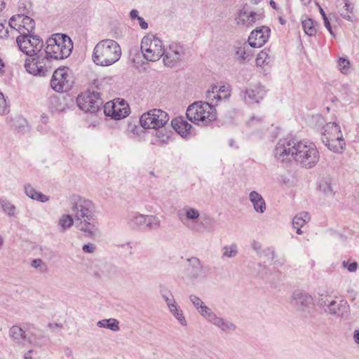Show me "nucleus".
<instances>
[{
  "mask_svg": "<svg viewBox=\"0 0 359 359\" xmlns=\"http://www.w3.org/2000/svg\"><path fill=\"white\" fill-rule=\"evenodd\" d=\"M249 200L252 203L255 212L263 213L266 210L265 201L257 191H251L249 194Z\"/></svg>",
  "mask_w": 359,
  "mask_h": 359,
  "instance_id": "nucleus-27",
  "label": "nucleus"
},
{
  "mask_svg": "<svg viewBox=\"0 0 359 359\" xmlns=\"http://www.w3.org/2000/svg\"><path fill=\"white\" fill-rule=\"evenodd\" d=\"M187 118L198 126H206L216 120L217 112L208 102L196 101L190 104L186 111Z\"/></svg>",
  "mask_w": 359,
  "mask_h": 359,
  "instance_id": "nucleus-4",
  "label": "nucleus"
},
{
  "mask_svg": "<svg viewBox=\"0 0 359 359\" xmlns=\"http://www.w3.org/2000/svg\"><path fill=\"white\" fill-rule=\"evenodd\" d=\"M344 268L346 269H356L358 264L355 262H351L350 260L344 261L342 263Z\"/></svg>",
  "mask_w": 359,
  "mask_h": 359,
  "instance_id": "nucleus-51",
  "label": "nucleus"
},
{
  "mask_svg": "<svg viewBox=\"0 0 359 359\" xmlns=\"http://www.w3.org/2000/svg\"><path fill=\"white\" fill-rule=\"evenodd\" d=\"M183 48L178 43H171L168 48H164L163 62L168 67H173L181 59Z\"/></svg>",
  "mask_w": 359,
  "mask_h": 359,
  "instance_id": "nucleus-18",
  "label": "nucleus"
},
{
  "mask_svg": "<svg viewBox=\"0 0 359 359\" xmlns=\"http://www.w3.org/2000/svg\"><path fill=\"white\" fill-rule=\"evenodd\" d=\"M170 131H167L165 129L156 130L152 144L158 146L168 144L170 138Z\"/></svg>",
  "mask_w": 359,
  "mask_h": 359,
  "instance_id": "nucleus-31",
  "label": "nucleus"
},
{
  "mask_svg": "<svg viewBox=\"0 0 359 359\" xmlns=\"http://www.w3.org/2000/svg\"><path fill=\"white\" fill-rule=\"evenodd\" d=\"M187 262L189 263V266L193 269H198L201 267V262L197 257H191L187 259Z\"/></svg>",
  "mask_w": 359,
  "mask_h": 359,
  "instance_id": "nucleus-50",
  "label": "nucleus"
},
{
  "mask_svg": "<svg viewBox=\"0 0 359 359\" xmlns=\"http://www.w3.org/2000/svg\"><path fill=\"white\" fill-rule=\"evenodd\" d=\"M76 102L81 110L90 114L97 112L103 104L100 93L91 90L81 93L77 97Z\"/></svg>",
  "mask_w": 359,
  "mask_h": 359,
  "instance_id": "nucleus-8",
  "label": "nucleus"
},
{
  "mask_svg": "<svg viewBox=\"0 0 359 359\" xmlns=\"http://www.w3.org/2000/svg\"><path fill=\"white\" fill-rule=\"evenodd\" d=\"M324 20V24H325V27L327 28V29L329 31V32L330 33V34L332 36H335L334 34L333 33L332 30V27H331V25L327 19L325 18V19H323Z\"/></svg>",
  "mask_w": 359,
  "mask_h": 359,
  "instance_id": "nucleus-55",
  "label": "nucleus"
},
{
  "mask_svg": "<svg viewBox=\"0 0 359 359\" xmlns=\"http://www.w3.org/2000/svg\"><path fill=\"white\" fill-rule=\"evenodd\" d=\"M78 228L89 237L95 236L99 230V224L95 215L86 219L79 220Z\"/></svg>",
  "mask_w": 359,
  "mask_h": 359,
  "instance_id": "nucleus-20",
  "label": "nucleus"
},
{
  "mask_svg": "<svg viewBox=\"0 0 359 359\" xmlns=\"http://www.w3.org/2000/svg\"><path fill=\"white\" fill-rule=\"evenodd\" d=\"M82 250L86 253H93L95 250V245L93 243L86 244L83 246Z\"/></svg>",
  "mask_w": 359,
  "mask_h": 359,
  "instance_id": "nucleus-52",
  "label": "nucleus"
},
{
  "mask_svg": "<svg viewBox=\"0 0 359 359\" xmlns=\"http://www.w3.org/2000/svg\"><path fill=\"white\" fill-rule=\"evenodd\" d=\"M9 26L20 35L31 34L35 27L34 20L28 15H15L9 21Z\"/></svg>",
  "mask_w": 359,
  "mask_h": 359,
  "instance_id": "nucleus-13",
  "label": "nucleus"
},
{
  "mask_svg": "<svg viewBox=\"0 0 359 359\" xmlns=\"http://www.w3.org/2000/svg\"><path fill=\"white\" fill-rule=\"evenodd\" d=\"M141 51L147 60L157 61L163 55V41L154 35H146L141 41Z\"/></svg>",
  "mask_w": 359,
  "mask_h": 359,
  "instance_id": "nucleus-5",
  "label": "nucleus"
},
{
  "mask_svg": "<svg viewBox=\"0 0 359 359\" xmlns=\"http://www.w3.org/2000/svg\"><path fill=\"white\" fill-rule=\"evenodd\" d=\"M25 192L26 195L33 200H36L42 203L47 202L49 197L43 194L41 192L36 191L32 186L26 185L25 187Z\"/></svg>",
  "mask_w": 359,
  "mask_h": 359,
  "instance_id": "nucleus-32",
  "label": "nucleus"
},
{
  "mask_svg": "<svg viewBox=\"0 0 359 359\" xmlns=\"http://www.w3.org/2000/svg\"><path fill=\"white\" fill-rule=\"evenodd\" d=\"M339 68L341 73H348L350 68V62L344 57H340L338 61Z\"/></svg>",
  "mask_w": 359,
  "mask_h": 359,
  "instance_id": "nucleus-47",
  "label": "nucleus"
},
{
  "mask_svg": "<svg viewBox=\"0 0 359 359\" xmlns=\"http://www.w3.org/2000/svg\"><path fill=\"white\" fill-rule=\"evenodd\" d=\"M311 217L307 212H301L294 217L292 219V226L297 229V234H302L303 232L301 230L302 227L308 223Z\"/></svg>",
  "mask_w": 359,
  "mask_h": 359,
  "instance_id": "nucleus-28",
  "label": "nucleus"
},
{
  "mask_svg": "<svg viewBox=\"0 0 359 359\" xmlns=\"http://www.w3.org/2000/svg\"><path fill=\"white\" fill-rule=\"evenodd\" d=\"M121 56L119 44L113 39H103L94 47L92 60L97 66L109 67L117 61Z\"/></svg>",
  "mask_w": 359,
  "mask_h": 359,
  "instance_id": "nucleus-3",
  "label": "nucleus"
},
{
  "mask_svg": "<svg viewBox=\"0 0 359 359\" xmlns=\"http://www.w3.org/2000/svg\"><path fill=\"white\" fill-rule=\"evenodd\" d=\"M161 221L159 218L153 215H145L144 228L148 229H155L160 226Z\"/></svg>",
  "mask_w": 359,
  "mask_h": 359,
  "instance_id": "nucleus-39",
  "label": "nucleus"
},
{
  "mask_svg": "<svg viewBox=\"0 0 359 359\" xmlns=\"http://www.w3.org/2000/svg\"><path fill=\"white\" fill-rule=\"evenodd\" d=\"M32 351L30 350L27 353H26L24 355V358L25 359H32V356H31V353H32Z\"/></svg>",
  "mask_w": 359,
  "mask_h": 359,
  "instance_id": "nucleus-60",
  "label": "nucleus"
},
{
  "mask_svg": "<svg viewBox=\"0 0 359 359\" xmlns=\"http://www.w3.org/2000/svg\"><path fill=\"white\" fill-rule=\"evenodd\" d=\"M341 5H343V8L340 11L341 15L345 19L351 20L353 9L352 4L345 0H341Z\"/></svg>",
  "mask_w": 359,
  "mask_h": 359,
  "instance_id": "nucleus-42",
  "label": "nucleus"
},
{
  "mask_svg": "<svg viewBox=\"0 0 359 359\" xmlns=\"http://www.w3.org/2000/svg\"><path fill=\"white\" fill-rule=\"evenodd\" d=\"M319 304L325 313L338 317L341 320L350 319V306L346 301L327 297L325 299L322 298Z\"/></svg>",
  "mask_w": 359,
  "mask_h": 359,
  "instance_id": "nucleus-6",
  "label": "nucleus"
},
{
  "mask_svg": "<svg viewBox=\"0 0 359 359\" xmlns=\"http://www.w3.org/2000/svg\"><path fill=\"white\" fill-rule=\"evenodd\" d=\"M97 326L109 329L113 332L120 330L119 322L115 318L103 319L97 322Z\"/></svg>",
  "mask_w": 359,
  "mask_h": 359,
  "instance_id": "nucleus-34",
  "label": "nucleus"
},
{
  "mask_svg": "<svg viewBox=\"0 0 359 359\" xmlns=\"http://www.w3.org/2000/svg\"><path fill=\"white\" fill-rule=\"evenodd\" d=\"M271 29L262 26L252 31L248 37V43L252 48H260L266 43L270 36Z\"/></svg>",
  "mask_w": 359,
  "mask_h": 359,
  "instance_id": "nucleus-17",
  "label": "nucleus"
},
{
  "mask_svg": "<svg viewBox=\"0 0 359 359\" xmlns=\"http://www.w3.org/2000/svg\"><path fill=\"white\" fill-rule=\"evenodd\" d=\"M18 15H28L32 10L31 0H19L18 3Z\"/></svg>",
  "mask_w": 359,
  "mask_h": 359,
  "instance_id": "nucleus-40",
  "label": "nucleus"
},
{
  "mask_svg": "<svg viewBox=\"0 0 359 359\" xmlns=\"http://www.w3.org/2000/svg\"><path fill=\"white\" fill-rule=\"evenodd\" d=\"M72 83V71L67 67H60L55 69L50 80V86L53 90L62 93L70 89Z\"/></svg>",
  "mask_w": 359,
  "mask_h": 359,
  "instance_id": "nucleus-10",
  "label": "nucleus"
},
{
  "mask_svg": "<svg viewBox=\"0 0 359 359\" xmlns=\"http://www.w3.org/2000/svg\"><path fill=\"white\" fill-rule=\"evenodd\" d=\"M128 105L124 100L108 102L104 106V112L105 115L111 116L112 118L116 120L125 118L128 114Z\"/></svg>",
  "mask_w": 359,
  "mask_h": 359,
  "instance_id": "nucleus-15",
  "label": "nucleus"
},
{
  "mask_svg": "<svg viewBox=\"0 0 359 359\" xmlns=\"http://www.w3.org/2000/svg\"><path fill=\"white\" fill-rule=\"evenodd\" d=\"M252 249L255 251L259 255H264L267 257L268 260L271 262L275 258V250L273 248L269 247L262 249V244L257 241H253L250 245Z\"/></svg>",
  "mask_w": 359,
  "mask_h": 359,
  "instance_id": "nucleus-29",
  "label": "nucleus"
},
{
  "mask_svg": "<svg viewBox=\"0 0 359 359\" xmlns=\"http://www.w3.org/2000/svg\"><path fill=\"white\" fill-rule=\"evenodd\" d=\"M353 339L355 344L359 346V329L354 330L353 333Z\"/></svg>",
  "mask_w": 359,
  "mask_h": 359,
  "instance_id": "nucleus-56",
  "label": "nucleus"
},
{
  "mask_svg": "<svg viewBox=\"0 0 359 359\" xmlns=\"http://www.w3.org/2000/svg\"><path fill=\"white\" fill-rule=\"evenodd\" d=\"M260 123L259 118H252V119H250L249 121L248 125L250 126V127H254L257 125V123Z\"/></svg>",
  "mask_w": 359,
  "mask_h": 359,
  "instance_id": "nucleus-59",
  "label": "nucleus"
},
{
  "mask_svg": "<svg viewBox=\"0 0 359 359\" xmlns=\"http://www.w3.org/2000/svg\"><path fill=\"white\" fill-rule=\"evenodd\" d=\"M318 191L325 196L332 197L334 194L331 180L328 178L321 179L318 184Z\"/></svg>",
  "mask_w": 359,
  "mask_h": 359,
  "instance_id": "nucleus-30",
  "label": "nucleus"
},
{
  "mask_svg": "<svg viewBox=\"0 0 359 359\" xmlns=\"http://www.w3.org/2000/svg\"><path fill=\"white\" fill-rule=\"evenodd\" d=\"M290 302L297 311L306 313L313 304V298L308 292L297 290L292 292Z\"/></svg>",
  "mask_w": 359,
  "mask_h": 359,
  "instance_id": "nucleus-14",
  "label": "nucleus"
},
{
  "mask_svg": "<svg viewBox=\"0 0 359 359\" xmlns=\"http://www.w3.org/2000/svg\"><path fill=\"white\" fill-rule=\"evenodd\" d=\"M177 215L180 221L191 231L196 233L201 231L199 224L201 213L197 208L185 205L177 211Z\"/></svg>",
  "mask_w": 359,
  "mask_h": 359,
  "instance_id": "nucleus-11",
  "label": "nucleus"
},
{
  "mask_svg": "<svg viewBox=\"0 0 359 359\" xmlns=\"http://www.w3.org/2000/svg\"><path fill=\"white\" fill-rule=\"evenodd\" d=\"M205 98L208 101V102L214 107L218 102L222 100V95L217 93L216 85L211 86L206 91Z\"/></svg>",
  "mask_w": 359,
  "mask_h": 359,
  "instance_id": "nucleus-36",
  "label": "nucleus"
},
{
  "mask_svg": "<svg viewBox=\"0 0 359 359\" xmlns=\"http://www.w3.org/2000/svg\"><path fill=\"white\" fill-rule=\"evenodd\" d=\"M140 17L139 11L136 9H133L130 12V18L132 20H137Z\"/></svg>",
  "mask_w": 359,
  "mask_h": 359,
  "instance_id": "nucleus-57",
  "label": "nucleus"
},
{
  "mask_svg": "<svg viewBox=\"0 0 359 359\" xmlns=\"http://www.w3.org/2000/svg\"><path fill=\"white\" fill-rule=\"evenodd\" d=\"M10 336L18 341H20L26 337L25 332L19 326H13L10 329Z\"/></svg>",
  "mask_w": 359,
  "mask_h": 359,
  "instance_id": "nucleus-43",
  "label": "nucleus"
},
{
  "mask_svg": "<svg viewBox=\"0 0 359 359\" xmlns=\"http://www.w3.org/2000/svg\"><path fill=\"white\" fill-rule=\"evenodd\" d=\"M222 257L231 258L238 255V247L236 243L224 245L222 249Z\"/></svg>",
  "mask_w": 359,
  "mask_h": 359,
  "instance_id": "nucleus-37",
  "label": "nucleus"
},
{
  "mask_svg": "<svg viewBox=\"0 0 359 359\" xmlns=\"http://www.w3.org/2000/svg\"><path fill=\"white\" fill-rule=\"evenodd\" d=\"M161 296L164 301L165 302L168 309L170 311L177 304L175 302V299L173 295L168 291H164L161 292Z\"/></svg>",
  "mask_w": 359,
  "mask_h": 359,
  "instance_id": "nucleus-45",
  "label": "nucleus"
},
{
  "mask_svg": "<svg viewBox=\"0 0 359 359\" xmlns=\"http://www.w3.org/2000/svg\"><path fill=\"white\" fill-rule=\"evenodd\" d=\"M46 43L44 52L36 57L25 60V68L33 76H45L51 70V60L67 57L73 48L70 38L62 34L53 35L47 40Z\"/></svg>",
  "mask_w": 359,
  "mask_h": 359,
  "instance_id": "nucleus-1",
  "label": "nucleus"
},
{
  "mask_svg": "<svg viewBox=\"0 0 359 359\" xmlns=\"http://www.w3.org/2000/svg\"><path fill=\"white\" fill-rule=\"evenodd\" d=\"M169 311L182 326H187V322L184 315V312L178 304L175 306L174 308L170 309Z\"/></svg>",
  "mask_w": 359,
  "mask_h": 359,
  "instance_id": "nucleus-38",
  "label": "nucleus"
},
{
  "mask_svg": "<svg viewBox=\"0 0 359 359\" xmlns=\"http://www.w3.org/2000/svg\"><path fill=\"white\" fill-rule=\"evenodd\" d=\"M303 29L306 34L312 36L317 32V23L312 19L306 18L302 20Z\"/></svg>",
  "mask_w": 359,
  "mask_h": 359,
  "instance_id": "nucleus-35",
  "label": "nucleus"
},
{
  "mask_svg": "<svg viewBox=\"0 0 359 359\" xmlns=\"http://www.w3.org/2000/svg\"><path fill=\"white\" fill-rule=\"evenodd\" d=\"M320 12L323 19L327 18L326 14L322 8H320Z\"/></svg>",
  "mask_w": 359,
  "mask_h": 359,
  "instance_id": "nucleus-63",
  "label": "nucleus"
},
{
  "mask_svg": "<svg viewBox=\"0 0 359 359\" xmlns=\"http://www.w3.org/2000/svg\"><path fill=\"white\" fill-rule=\"evenodd\" d=\"M73 224V217L67 214L62 215L57 221V227L60 232H65L67 229L71 228Z\"/></svg>",
  "mask_w": 359,
  "mask_h": 359,
  "instance_id": "nucleus-33",
  "label": "nucleus"
},
{
  "mask_svg": "<svg viewBox=\"0 0 359 359\" xmlns=\"http://www.w3.org/2000/svg\"><path fill=\"white\" fill-rule=\"evenodd\" d=\"M72 210L77 221L94 216L92 201L84 198H79L74 202Z\"/></svg>",
  "mask_w": 359,
  "mask_h": 359,
  "instance_id": "nucleus-16",
  "label": "nucleus"
},
{
  "mask_svg": "<svg viewBox=\"0 0 359 359\" xmlns=\"http://www.w3.org/2000/svg\"><path fill=\"white\" fill-rule=\"evenodd\" d=\"M19 49L28 56L37 57L43 47V41L37 36L31 34L20 35L16 39Z\"/></svg>",
  "mask_w": 359,
  "mask_h": 359,
  "instance_id": "nucleus-7",
  "label": "nucleus"
},
{
  "mask_svg": "<svg viewBox=\"0 0 359 359\" xmlns=\"http://www.w3.org/2000/svg\"><path fill=\"white\" fill-rule=\"evenodd\" d=\"M173 128L181 136L185 137L190 134L192 126L182 117H177L172 121Z\"/></svg>",
  "mask_w": 359,
  "mask_h": 359,
  "instance_id": "nucleus-26",
  "label": "nucleus"
},
{
  "mask_svg": "<svg viewBox=\"0 0 359 359\" xmlns=\"http://www.w3.org/2000/svg\"><path fill=\"white\" fill-rule=\"evenodd\" d=\"M266 90L261 83H255L241 90L240 97L248 105L258 104L264 97Z\"/></svg>",
  "mask_w": 359,
  "mask_h": 359,
  "instance_id": "nucleus-12",
  "label": "nucleus"
},
{
  "mask_svg": "<svg viewBox=\"0 0 359 359\" xmlns=\"http://www.w3.org/2000/svg\"><path fill=\"white\" fill-rule=\"evenodd\" d=\"M341 134V128L337 123L334 122L327 123L323 128L322 141H323V140L337 137Z\"/></svg>",
  "mask_w": 359,
  "mask_h": 359,
  "instance_id": "nucleus-24",
  "label": "nucleus"
},
{
  "mask_svg": "<svg viewBox=\"0 0 359 359\" xmlns=\"http://www.w3.org/2000/svg\"><path fill=\"white\" fill-rule=\"evenodd\" d=\"M236 55L240 60H250V55L246 53L245 47L239 46L236 48Z\"/></svg>",
  "mask_w": 359,
  "mask_h": 359,
  "instance_id": "nucleus-48",
  "label": "nucleus"
},
{
  "mask_svg": "<svg viewBox=\"0 0 359 359\" xmlns=\"http://www.w3.org/2000/svg\"><path fill=\"white\" fill-rule=\"evenodd\" d=\"M8 32L5 29L4 24L0 21V38L6 36Z\"/></svg>",
  "mask_w": 359,
  "mask_h": 359,
  "instance_id": "nucleus-58",
  "label": "nucleus"
},
{
  "mask_svg": "<svg viewBox=\"0 0 359 359\" xmlns=\"http://www.w3.org/2000/svg\"><path fill=\"white\" fill-rule=\"evenodd\" d=\"M189 301L191 302L194 307L198 311V313L204 318L207 317L212 312V309L207 306L203 301L195 294H191L189 297Z\"/></svg>",
  "mask_w": 359,
  "mask_h": 359,
  "instance_id": "nucleus-23",
  "label": "nucleus"
},
{
  "mask_svg": "<svg viewBox=\"0 0 359 359\" xmlns=\"http://www.w3.org/2000/svg\"><path fill=\"white\" fill-rule=\"evenodd\" d=\"M41 120L43 123H46L48 121V117L46 115L43 114L41 116Z\"/></svg>",
  "mask_w": 359,
  "mask_h": 359,
  "instance_id": "nucleus-61",
  "label": "nucleus"
},
{
  "mask_svg": "<svg viewBox=\"0 0 359 359\" xmlns=\"http://www.w3.org/2000/svg\"><path fill=\"white\" fill-rule=\"evenodd\" d=\"M7 105L4 96L2 93H0V115H3L6 113Z\"/></svg>",
  "mask_w": 359,
  "mask_h": 359,
  "instance_id": "nucleus-49",
  "label": "nucleus"
},
{
  "mask_svg": "<svg viewBox=\"0 0 359 359\" xmlns=\"http://www.w3.org/2000/svg\"><path fill=\"white\" fill-rule=\"evenodd\" d=\"M3 211L9 217H13L16 214V207L10 201L3 200L1 202Z\"/></svg>",
  "mask_w": 359,
  "mask_h": 359,
  "instance_id": "nucleus-44",
  "label": "nucleus"
},
{
  "mask_svg": "<svg viewBox=\"0 0 359 359\" xmlns=\"http://www.w3.org/2000/svg\"><path fill=\"white\" fill-rule=\"evenodd\" d=\"M43 262L41 259H35L32 261L31 266L33 268H38L41 266Z\"/></svg>",
  "mask_w": 359,
  "mask_h": 359,
  "instance_id": "nucleus-54",
  "label": "nucleus"
},
{
  "mask_svg": "<svg viewBox=\"0 0 359 359\" xmlns=\"http://www.w3.org/2000/svg\"><path fill=\"white\" fill-rule=\"evenodd\" d=\"M301 1L304 6H307L311 3V0H301Z\"/></svg>",
  "mask_w": 359,
  "mask_h": 359,
  "instance_id": "nucleus-64",
  "label": "nucleus"
},
{
  "mask_svg": "<svg viewBox=\"0 0 359 359\" xmlns=\"http://www.w3.org/2000/svg\"><path fill=\"white\" fill-rule=\"evenodd\" d=\"M272 61L271 57L269 54V50H263L259 53L256 58V64L257 66L269 65Z\"/></svg>",
  "mask_w": 359,
  "mask_h": 359,
  "instance_id": "nucleus-41",
  "label": "nucleus"
},
{
  "mask_svg": "<svg viewBox=\"0 0 359 359\" xmlns=\"http://www.w3.org/2000/svg\"><path fill=\"white\" fill-rule=\"evenodd\" d=\"M271 6L274 8V9H277L276 8V2L273 1V0H271L270 2H269Z\"/></svg>",
  "mask_w": 359,
  "mask_h": 359,
  "instance_id": "nucleus-62",
  "label": "nucleus"
},
{
  "mask_svg": "<svg viewBox=\"0 0 359 359\" xmlns=\"http://www.w3.org/2000/svg\"><path fill=\"white\" fill-rule=\"evenodd\" d=\"M324 144L332 151L337 154H341L346 148L345 140L343 134L337 137L330 140H323Z\"/></svg>",
  "mask_w": 359,
  "mask_h": 359,
  "instance_id": "nucleus-22",
  "label": "nucleus"
},
{
  "mask_svg": "<svg viewBox=\"0 0 359 359\" xmlns=\"http://www.w3.org/2000/svg\"><path fill=\"white\" fill-rule=\"evenodd\" d=\"M217 91L218 94L222 95V100H228L231 96V90L229 84L217 86Z\"/></svg>",
  "mask_w": 359,
  "mask_h": 359,
  "instance_id": "nucleus-46",
  "label": "nucleus"
},
{
  "mask_svg": "<svg viewBox=\"0 0 359 359\" xmlns=\"http://www.w3.org/2000/svg\"><path fill=\"white\" fill-rule=\"evenodd\" d=\"M168 121V114L159 109H154L147 113H144L140 119L142 128L147 129L163 128Z\"/></svg>",
  "mask_w": 359,
  "mask_h": 359,
  "instance_id": "nucleus-9",
  "label": "nucleus"
},
{
  "mask_svg": "<svg viewBox=\"0 0 359 359\" xmlns=\"http://www.w3.org/2000/svg\"><path fill=\"white\" fill-rule=\"evenodd\" d=\"M273 156L280 162L293 160L300 167L309 169L320 160V152L316 144L308 140H280L274 149Z\"/></svg>",
  "mask_w": 359,
  "mask_h": 359,
  "instance_id": "nucleus-2",
  "label": "nucleus"
},
{
  "mask_svg": "<svg viewBox=\"0 0 359 359\" xmlns=\"http://www.w3.org/2000/svg\"><path fill=\"white\" fill-rule=\"evenodd\" d=\"M137 20L138 21L139 25L142 29H147L148 28L147 22H146L142 17L140 16Z\"/></svg>",
  "mask_w": 359,
  "mask_h": 359,
  "instance_id": "nucleus-53",
  "label": "nucleus"
},
{
  "mask_svg": "<svg viewBox=\"0 0 359 359\" xmlns=\"http://www.w3.org/2000/svg\"><path fill=\"white\" fill-rule=\"evenodd\" d=\"M128 224L134 230L144 229L145 215L137 212L130 213L128 216Z\"/></svg>",
  "mask_w": 359,
  "mask_h": 359,
  "instance_id": "nucleus-25",
  "label": "nucleus"
},
{
  "mask_svg": "<svg viewBox=\"0 0 359 359\" xmlns=\"http://www.w3.org/2000/svg\"><path fill=\"white\" fill-rule=\"evenodd\" d=\"M205 320L224 333L233 332L236 328V325L233 323L217 316L213 311Z\"/></svg>",
  "mask_w": 359,
  "mask_h": 359,
  "instance_id": "nucleus-19",
  "label": "nucleus"
},
{
  "mask_svg": "<svg viewBox=\"0 0 359 359\" xmlns=\"http://www.w3.org/2000/svg\"><path fill=\"white\" fill-rule=\"evenodd\" d=\"M262 18V14L252 11H240L236 18V23L239 25L249 27Z\"/></svg>",
  "mask_w": 359,
  "mask_h": 359,
  "instance_id": "nucleus-21",
  "label": "nucleus"
}]
</instances>
